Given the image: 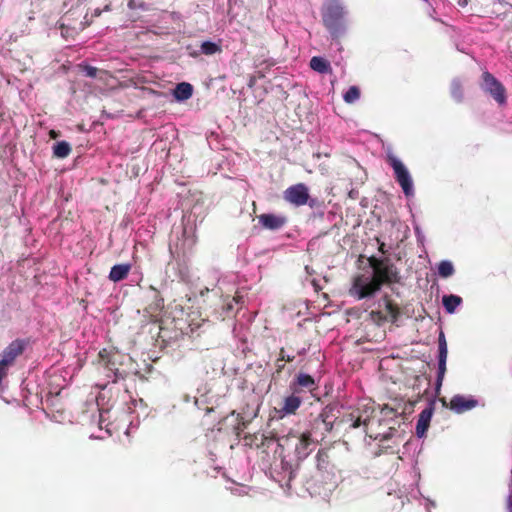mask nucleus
I'll return each mask as SVG.
<instances>
[{"instance_id":"1","label":"nucleus","mask_w":512,"mask_h":512,"mask_svg":"<svg viewBox=\"0 0 512 512\" xmlns=\"http://www.w3.org/2000/svg\"><path fill=\"white\" fill-rule=\"evenodd\" d=\"M324 27L333 38H339L345 31V9L339 0H326L321 11Z\"/></svg>"},{"instance_id":"2","label":"nucleus","mask_w":512,"mask_h":512,"mask_svg":"<svg viewBox=\"0 0 512 512\" xmlns=\"http://www.w3.org/2000/svg\"><path fill=\"white\" fill-rule=\"evenodd\" d=\"M374 412L375 410L372 405L358 406L345 413L339 423L351 429L362 427V431L366 436L377 439V436H373L371 433V426L375 421Z\"/></svg>"},{"instance_id":"3","label":"nucleus","mask_w":512,"mask_h":512,"mask_svg":"<svg viewBox=\"0 0 512 512\" xmlns=\"http://www.w3.org/2000/svg\"><path fill=\"white\" fill-rule=\"evenodd\" d=\"M368 263L373 269V277L382 285H391L400 281L399 271L388 257L371 256Z\"/></svg>"},{"instance_id":"4","label":"nucleus","mask_w":512,"mask_h":512,"mask_svg":"<svg viewBox=\"0 0 512 512\" xmlns=\"http://www.w3.org/2000/svg\"><path fill=\"white\" fill-rule=\"evenodd\" d=\"M380 310L371 311L369 316L372 321L381 324L386 321L396 323L401 316V309L389 295H384L379 302Z\"/></svg>"},{"instance_id":"5","label":"nucleus","mask_w":512,"mask_h":512,"mask_svg":"<svg viewBox=\"0 0 512 512\" xmlns=\"http://www.w3.org/2000/svg\"><path fill=\"white\" fill-rule=\"evenodd\" d=\"M316 468L319 478L326 484L336 483V466L330 456L329 449H319L316 454Z\"/></svg>"},{"instance_id":"6","label":"nucleus","mask_w":512,"mask_h":512,"mask_svg":"<svg viewBox=\"0 0 512 512\" xmlns=\"http://www.w3.org/2000/svg\"><path fill=\"white\" fill-rule=\"evenodd\" d=\"M387 162L393 168L394 177L403 193L409 197L414 194L413 180L406 166L393 154L387 155Z\"/></svg>"},{"instance_id":"7","label":"nucleus","mask_w":512,"mask_h":512,"mask_svg":"<svg viewBox=\"0 0 512 512\" xmlns=\"http://www.w3.org/2000/svg\"><path fill=\"white\" fill-rule=\"evenodd\" d=\"M336 418L328 411L323 410L311 423L310 430L306 431L317 442L322 441L333 429Z\"/></svg>"},{"instance_id":"8","label":"nucleus","mask_w":512,"mask_h":512,"mask_svg":"<svg viewBox=\"0 0 512 512\" xmlns=\"http://www.w3.org/2000/svg\"><path fill=\"white\" fill-rule=\"evenodd\" d=\"M481 88L484 92L490 94L498 104L502 105L506 103L505 87L488 71L482 74Z\"/></svg>"},{"instance_id":"9","label":"nucleus","mask_w":512,"mask_h":512,"mask_svg":"<svg viewBox=\"0 0 512 512\" xmlns=\"http://www.w3.org/2000/svg\"><path fill=\"white\" fill-rule=\"evenodd\" d=\"M150 296L148 297L149 303L145 306L143 310V315L150 322L157 323L162 318V313L164 309V299L161 296L160 292L154 288L150 287Z\"/></svg>"},{"instance_id":"10","label":"nucleus","mask_w":512,"mask_h":512,"mask_svg":"<svg viewBox=\"0 0 512 512\" xmlns=\"http://www.w3.org/2000/svg\"><path fill=\"white\" fill-rule=\"evenodd\" d=\"M381 287L382 286L374 277L369 279L364 278L363 276H358L355 278L353 283V289L357 293L359 299L374 295L381 289Z\"/></svg>"},{"instance_id":"11","label":"nucleus","mask_w":512,"mask_h":512,"mask_svg":"<svg viewBox=\"0 0 512 512\" xmlns=\"http://www.w3.org/2000/svg\"><path fill=\"white\" fill-rule=\"evenodd\" d=\"M283 197L287 202L295 206L306 205L309 200L308 188L303 183L292 185L284 191Z\"/></svg>"},{"instance_id":"12","label":"nucleus","mask_w":512,"mask_h":512,"mask_svg":"<svg viewBox=\"0 0 512 512\" xmlns=\"http://www.w3.org/2000/svg\"><path fill=\"white\" fill-rule=\"evenodd\" d=\"M443 406L449 407L454 412L461 414L475 408L478 405V401L472 397H465L463 395H454L449 404L445 399L441 400Z\"/></svg>"},{"instance_id":"13","label":"nucleus","mask_w":512,"mask_h":512,"mask_svg":"<svg viewBox=\"0 0 512 512\" xmlns=\"http://www.w3.org/2000/svg\"><path fill=\"white\" fill-rule=\"evenodd\" d=\"M438 351H439L438 375H437V380H436V389L437 390L440 389L443 379H444V375L446 372V360H447V355H448L447 343L445 340V336L442 332L440 333L439 339H438Z\"/></svg>"},{"instance_id":"14","label":"nucleus","mask_w":512,"mask_h":512,"mask_svg":"<svg viewBox=\"0 0 512 512\" xmlns=\"http://www.w3.org/2000/svg\"><path fill=\"white\" fill-rule=\"evenodd\" d=\"M28 342L24 339H16L12 341L2 352L3 360L13 365L17 357L23 354Z\"/></svg>"},{"instance_id":"15","label":"nucleus","mask_w":512,"mask_h":512,"mask_svg":"<svg viewBox=\"0 0 512 512\" xmlns=\"http://www.w3.org/2000/svg\"><path fill=\"white\" fill-rule=\"evenodd\" d=\"M115 354H112L106 349H102L99 354V364L108 371L107 376L110 377V373L113 374L115 382L118 378H122V373L119 372V369L116 367V363L114 361Z\"/></svg>"},{"instance_id":"16","label":"nucleus","mask_w":512,"mask_h":512,"mask_svg":"<svg viewBox=\"0 0 512 512\" xmlns=\"http://www.w3.org/2000/svg\"><path fill=\"white\" fill-rule=\"evenodd\" d=\"M258 221L265 229L278 230L286 224L287 218L281 215L264 213L258 216Z\"/></svg>"},{"instance_id":"17","label":"nucleus","mask_w":512,"mask_h":512,"mask_svg":"<svg viewBox=\"0 0 512 512\" xmlns=\"http://www.w3.org/2000/svg\"><path fill=\"white\" fill-rule=\"evenodd\" d=\"M291 389L294 393H300L303 391H313L316 389V383L312 376L305 373H299L296 376L295 381L291 384Z\"/></svg>"},{"instance_id":"18","label":"nucleus","mask_w":512,"mask_h":512,"mask_svg":"<svg viewBox=\"0 0 512 512\" xmlns=\"http://www.w3.org/2000/svg\"><path fill=\"white\" fill-rule=\"evenodd\" d=\"M318 442L314 440L309 434L306 432L302 433L299 442L295 447V452L297 454L298 459L306 458L311 452V445H316Z\"/></svg>"},{"instance_id":"19","label":"nucleus","mask_w":512,"mask_h":512,"mask_svg":"<svg viewBox=\"0 0 512 512\" xmlns=\"http://www.w3.org/2000/svg\"><path fill=\"white\" fill-rule=\"evenodd\" d=\"M433 411V407L429 406L425 408L423 411H421V413L419 414L416 424V435L418 437H423L426 434L430 426Z\"/></svg>"},{"instance_id":"20","label":"nucleus","mask_w":512,"mask_h":512,"mask_svg":"<svg viewBox=\"0 0 512 512\" xmlns=\"http://www.w3.org/2000/svg\"><path fill=\"white\" fill-rule=\"evenodd\" d=\"M132 266L129 263H122L114 265L109 273V280L112 282H119L127 278Z\"/></svg>"},{"instance_id":"21","label":"nucleus","mask_w":512,"mask_h":512,"mask_svg":"<svg viewBox=\"0 0 512 512\" xmlns=\"http://www.w3.org/2000/svg\"><path fill=\"white\" fill-rule=\"evenodd\" d=\"M193 94V86L187 82H181L176 85L174 89V97L179 101L189 99Z\"/></svg>"},{"instance_id":"22","label":"nucleus","mask_w":512,"mask_h":512,"mask_svg":"<svg viewBox=\"0 0 512 512\" xmlns=\"http://www.w3.org/2000/svg\"><path fill=\"white\" fill-rule=\"evenodd\" d=\"M301 402L300 397L296 396L293 392L292 395L284 399L282 410L287 414H293L300 407Z\"/></svg>"},{"instance_id":"23","label":"nucleus","mask_w":512,"mask_h":512,"mask_svg":"<svg viewBox=\"0 0 512 512\" xmlns=\"http://www.w3.org/2000/svg\"><path fill=\"white\" fill-rule=\"evenodd\" d=\"M442 303L445 310L448 313L452 314L455 312L457 307L462 303V298L454 294L444 295L442 298Z\"/></svg>"},{"instance_id":"24","label":"nucleus","mask_w":512,"mask_h":512,"mask_svg":"<svg viewBox=\"0 0 512 512\" xmlns=\"http://www.w3.org/2000/svg\"><path fill=\"white\" fill-rule=\"evenodd\" d=\"M310 67L319 73H327L331 70L330 63L324 58L318 56L311 58Z\"/></svg>"},{"instance_id":"25","label":"nucleus","mask_w":512,"mask_h":512,"mask_svg":"<svg viewBox=\"0 0 512 512\" xmlns=\"http://www.w3.org/2000/svg\"><path fill=\"white\" fill-rule=\"evenodd\" d=\"M71 145L66 141H60L53 146V155L56 158H66L71 153Z\"/></svg>"},{"instance_id":"26","label":"nucleus","mask_w":512,"mask_h":512,"mask_svg":"<svg viewBox=\"0 0 512 512\" xmlns=\"http://www.w3.org/2000/svg\"><path fill=\"white\" fill-rule=\"evenodd\" d=\"M200 52L204 55H214L222 52V47L219 43L212 41H204L200 45Z\"/></svg>"},{"instance_id":"27","label":"nucleus","mask_w":512,"mask_h":512,"mask_svg":"<svg viewBox=\"0 0 512 512\" xmlns=\"http://www.w3.org/2000/svg\"><path fill=\"white\" fill-rule=\"evenodd\" d=\"M454 271L453 264L450 261H441L438 265V274L443 278L452 276Z\"/></svg>"},{"instance_id":"28","label":"nucleus","mask_w":512,"mask_h":512,"mask_svg":"<svg viewBox=\"0 0 512 512\" xmlns=\"http://www.w3.org/2000/svg\"><path fill=\"white\" fill-rule=\"evenodd\" d=\"M344 101L348 104L354 103L360 98V89L357 86H351L343 95Z\"/></svg>"},{"instance_id":"29","label":"nucleus","mask_w":512,"mask_h":512,"mask_svg":"<svg viewBox=\"0 0 512 512\" xmlns=\"http://www.w3.org/2000/svg\"><path fill=\"white\" fill-rule=\"evenodd\" d=\"M451 95L457 101L461 102L464 97L463 86L460 81L455 80L451 84Z\"/></svg>"},{"instance_id":"30","label":"nucleus","mask_w":512,"mask_h":512,"mask_svg":"<svg viewBox=\"0 0 512 512\" xmlns=\"http://www.w3.org/2000/svg\"><path fill=\"white\" fill-rule=\"evenodd\" d=\"M84 71L87 77L95 78L97 76L98 69L93 66H86Z\"/></svg>"},{"instance_id":"31","label":"nucleus","mask_w":512,"mask_h":512,"mask_svg":"<svg viewBox=\"0 0 512 512\" xmlns=\"http://www.w3.org/2000/svg\"><path fill=\"white\" fill-rule=\"evenodd\" d=\"M275 365H276V372L278 374H280L285 368V362L279 361L278 359L276 360Z\"/></svg>"},{"instance_id":"32","label":"nucleus","mask_w":512,"mask_h":512,"mask_svg":"<svg viewBox=\"0 0 512 512\" xmlns=\"http://www.w3.org/2000/svg\"><path fill=\"white\" fill-rule=\"evenodd\" d=\"M287 355H288V354H286L285 349L282 347V348H280V350H279V356H278V358H277V359H278L279 361H284V360H285V357H286Z\"/></svg>"},{"instance_id":"33","label":"nucleus","mask_w":512,"mask_h":512,"mask_svg":"<svg viewBox=\"0 0 512 512\" xmlns=\"http://www.w3.org/2000/svg\"><path fill=\"white\" fill-rule=\"evenodd\" d=\"M506 508L508 512H512V495L507 498Z\"/></svg>"},{"instance_id":"34","label":"nucleus","mask_w":512,"mask_h":512,"mask_svg":"<svg viewBox=\"0 0 512 512\" xmlns=\"http://www.w3.org/2000/svg\"><path fill=\"white\" fill-rule=\"evenodd\" d=\"M379 252L382 253L383 255H386L388 253L387 249L385 248V243L381 242L379 244V248H378Z\"/></svg>"},{"instance_id":"35","label":"nucleus","mask_w":512,"mask_h":512,"mask_svg":"<svg viewBox=\"0 0 512 512\" xmlns=\"http://www.w3.org/2000/svg\"><path fill=\"white\" fill-rule=\"evenodd\" d=\"M127 5L130 9H135L137 7L136 0H128Z\"/></svg>"},{"instance_id":"36","label":"nucleus","mask_w":512,"mask_h":512,"mask_svg":"<svg viewBox=\"0 0 512 512\" xmlns=\"http://www.w3.org/2000/svg\"><path fill=\"white\" fill-rule=\"evenodd\" d=\"M294 359H295V356H294V355H289V354H288V355L285 357L284 362H292V361H294Z\"/></svg>"},{"instance_id":"37","label":"nucleus","mask_w":512,"mask_h":512,"mask_svg":"<svg viewBox=\"0 0 512 512\" xmlns=\"http://www.w3.org/2000/svg\"><path fill=\"white\" fill-rule=\"evenodd\" d=\"M255 81H256V80H255V77H253V76H252V77H250V79H249V84H248V85H249V87H253V86L255 85Z\"/></svg>"},{"instance_id":"38","label":"nucleus","mask_w":512,"mask_h":512,"mask_svg":"<svg viewBox=\"0 0 512 512\" xmlns=\"http://www.w3.org/2000/svg\"><path fill=\"white\" fill-rule=\"evenodd\" d=\"M49 134L51 138H56L58 136V132H56L55 130H51Z\"/></svg>"},{"instance_id":"39","label":"nucleus","mask_w":512,"mask_h":512,"mask_svg":"<svg viewBox=\"0 0 512 512\" xmlns=\"http://www.w3.org/2000/svg\"><path fill=\"white\" fill-rule=\"evenodd\" d=\"M304 353H305V349H303V350L299 351V352H298V355H302V354H304Z\"/></svg>"}]
</instances>
